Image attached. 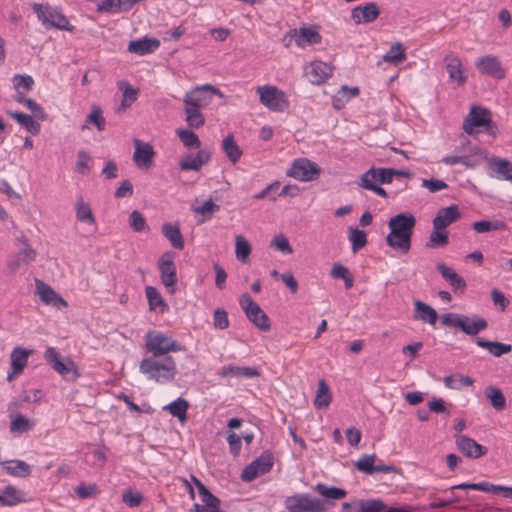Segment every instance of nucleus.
Segmentation results:
<instances>
[{
    "instance_id": "obj_1",
    "label": "nucleus",
    "mask_w": 512,
    "mask_h": 512,
    "mask_svg": "<svg viewBox=\"0 0 512 512\" xmlns=\"http://www.w3.org/2000/svg\"><path fill=\"white\" fill-rule=\"evenodd\" d=\"M416 225V218L409 212L399 213L388 222L390 229L386 243L393 249L407 253L411 248V238Z\"/></svg>"
},
{
    "instance_id": "obj_2",
    "label": "nucleus",
    "mask_w": 512,
    "mask_h": 512,
    "mask_svg": "<svg viewBox=\"0 0 512 512\" xmlns=\"http://www.w3.org/2000/svg\"><path fill=\"white\" fill-rule=\"evenodd\" d=\"M139 369L141 373L159 383L172 381L177 373L176 363L171 356H166L162 361L152 357L145 358Z\"/></svg>"
},
{
    "instance_id": "obj_3",
    "label": "nucleus",
    "mask_w": 512,
    "mask_h": 512,
    "mask_svg": "<svg viewBox=\"0 0 512 512\" xmlns=\"http://www.w3.org/2000/svg\"><path fill=\"white\" fill-rule=\"evenodd\" d=\"M33 11L38 20L46 29L55 28L63 31H74L75 27L70 24L66 16L57 8L53 9L49 4L32 5Z\"/></svg>"
},
{
    "instance_id": "obj_4",
    "label": "nucleus",
    "mask_w": 512,
    "mask_h": 512,
    "mask_svg": "<svg viewBox=\"0 0 512 512\" xmlns=\"http://www.w3.org/2000/svg\"><path fill=\"white\" fill-rule=\"evenodd\" d=\"M440 321L443 326L459 329L465 334L471 336L477 335L488 326V323L484 318L476 317L471 321L468 316L453 312L442 314Z\"/></svg>"
},
{
    "instance_id": "obj_5",
    "label": "nucleus",
    "mask_w": 512,
    "mask_h": 512,
    "mask_svg": "<svg viewBox=\"0 0 512 512\" xmlns=\"http://www.w3.org/2000/svg\"><path fill=\"white\" fill-rule=\"evenodd\" d=\"M145 346L148 352L152 353L155 357L182 350V346L179 343L158 331H149L146 334Z\"/></svg>"
},
{
    "instance_id": "obj_6",
    "label": "nucleus",
    "mask_w": 512,
    "mask_h": 512,
    "mask_svg": "<svg viewBox=\"0 0 512 512\" xmlns=\"http://www.w3.org/2000/svg\"><path fill=\"white\" fill-rule=\"evenodd\" d=\"M239 303L246 317L256 327L262 331H268L270 329L271 323L269 317L248 293L241 295Z\"/></svg>"
},
{
    "instance_id": "obj_7",
    "label": "nucleus",
    "mask_w": 512,
    "mask_h": 512,
    "mask_svg": "<svg viewBox=\"0 0 512 512\" xmlns=\"http://www.w3.org/2000/svg\"><path fill=\"white\" fill-rule=\"evenodd\" d=\"M44 358L46 362L64 379L73 381L79 377L75 363L69 358L63 361L55 348H47L44 353Z\"/></svg>"
},
{
    "instance_id": "obj_8",
    "label": "nucleus",
    "mask_w": 512,
    "mask_h": 512,
    "mask_svg": "<svg viewBox=\"0 0 512 512\" xmlns=\"http://www.w3.org/2000/svg\"><path fill=\"white\" fill-rule=\"evenodd\" d=\"M321 168L315 162L307 158H298L293 161L290 169L287 171V176L296 180L309 182L319 178Z\"/></svg>"
},
{
    "instance_id": "obj_9",
    "label": "nucleus",
    "mask_w": 512,
    "mask_h": 512,
    "mask_svg": "<svg viewBox=\"0 0 512 512\" xmlns=\"http://www.w3.org/2000/svg\"><path fill=\"white\" fill-rule=\"evenodd\" d=\"M285 507L289 512H322L324 510L321 501L309 494H296L287 497Z\"/></svg>"
},
{
    "instance_id": "obj_10",
    "label": "nucleus",
    "mask_w": 512,
    "mask_h": 512,
    "mask_svg": "<svg viewBox=\"0 0 512 512\" xmlns=\"http://www.w3.org/2000/svg\"><path fill=\"white\" fill-rule=\"evenodd\" d=\"M272 467V455L268 452H264L243 469L241 479L245 482H251L258 476L269 472Z\"/></svg>"
},
{
    "instance_id": "obj_11",
    "label": "nucleus",
    "mask_w": 512,
    "mask_h": 512,
    "mask_svg": "<svg viewBox=\"0 0 512 512\" xmlns=\"http://www.w3.org/2000/svg\"><path fill=\"white\" fill-rule=\"evenodd\" d=\"M260 102L270 110L282 112L287 107L285 94L275 86L258 87Z\"/></svg>"
},
{
    "instance_id": "obj_12",
    "label": "nucleus",
    "mask_w": 512,
    "mask_h": 512,
    "mask_svg": "<svg viewBox=\"0 0 512 512\" xmlns=\"http://www.w3.org/2000/svg\"><path fill=\"white\" fill-rule=\"evenodd\" d=\"M288 37L295 38L296 45L301 48L305 47L306 45L319 44L322 41V36L320 35L319 31L312 27H300L299 29H291L284 35L283 41H286Z\"/></svg>"
},
{
    "instance_id": "obj_13",
    "label": "nucleus",
    "mask_w": 512,
    "mask_h": 512,
    "mask_svg": "<svg viewBox=\"0 0 512 512\" xmlns=\"http://www.w3.org/2000/svg\"><path fill=\"white\" fill-rule=\"evenodd\" d=\"M159 271L162 284L172 294L175 292V284L177 282L176 266L171 254L165 253L159 260Z\"/></svg>"
},
{
    "instance_id": "obj_14",
    "label": "nucleus",
    "mask_w": 512,
    "mask_h": 512,
    "mask_svg": "<svg viewBox=\"0 0 512 512\" xmlns=\"http://www.w3.org/2000/svg\"><path fill=\"white\" fill-rule=\"evenodd\" d=\"M444 62L450 82L455 83L458 87L464 86L468 77L461 59L456 54L450 53L444 57Z\"/></svg>"
},
{
    "instance_id": "obj_15",
    "label": "nucleus",
    "mask_w": 512,
    "mask_h": 512,
    "mask_svg": "<svg viewBox=\"0 0 512 512\" xmlns=\"http://www.w3.org/2000/svg\"><path fill=\"white\" fill-rule=\"evenodd\" d=\"M490 118H492V114L489 109L480 106H472L469 115L463 122V130L465 133L472 135L475 132V127H483Z\"/></svg>"
},
{
    "instance_id": "obj_16",
    "label": "nucleus",
    "mask_w": 512,
    "mask_h": 512,
    "mask_svg": "<svg viewBox=\"0 0 512 512\" xmlns=\"http://www.w3.org/2000/svg\"><path fill=\"white\" fill-rule=\"evenodd\" d=\"M333 73V67L322 61H314L307 65L304 74L312 84L324 83Z\"/></svg>"
},
{
    "instance_id": "obj_17",
    "label": "nucleus",
    "mask_w": 512,
    "mask_h": 512,
    "mask_svg": "<svg viewBox=\"0 0 512 512\" xmlns=\"http://www.w3.org/2000/svg\"><path fill=\"white\" fill-rule=\"evenodd\" d=\"M386 504L380 499H361L342 503L344 512H384Z\"/></svg>"
},
{
    "instance_id": "obj_18",
    "label": "nucleus",
    "mask_w": 512,
    "mask_h": 512,
    "mask_svg": "<svg viewBox=\"0 0 512 512\" xmlns=\"http://www.w3.org/2000/svg\"><path fill=\"white\" fill-rule=\"evenodd\" d=\"M456 445L460 450L468 458H480L487 454L488 449L477 443L474 439L466 436V435H458L456 436Z\"/></svg>"
},
{
    "instance_id": "obj_19",
    "label": "nucleus",
    "mask_w": 512,
    "mask_h": 512,
    "mask_svg": "<svg viewBox=\"0 0 512 512\" xmlns=\"http://www.w3.org/2000/svg\"><path fill=\"white\" fill-rule=\"evenodd\" d=\"M476 68L482 73L489 75L495 79H503L505 71L502 68L501 62L492 55H486L477 59L475 63Z\"/></svg>"
},
{
    "instance_id": "obj_20",
    "label": "nucleus",
    "mask_w": 512,
    "mask_h": 512,
    "mask_svg": "<svg viewBox=\"0 0 512 512\" xmlns=\"http://www.w3.org/2000/svg\"><path fill=\"white\" fill-rule=\"evenodd\" d=\"M37 293L42 302L51 305L55 308L61 309L68 306L66 300L61 295L56 293L48 284L41 280H36Z\"/></svg>"
},
{
    "instance_id": "obj_21",
    "label": "nucleus",
    "mask_w": 512,
    "mask_h": 512,
    "mask_svg": "<svg viewBox=\"0 0 512 512\" xmlns=\"http://www.w3.org/2000/svg\"><path fill=\"white\" fill-rule=\"evenodd\" d=\"M135 151L133 154V161L139 168H148L152 164L154 157V149L150 143H144L141 140H134Z\"/></svg>"
},
{
    "instance_id": "obj_22",
    "label": "nucleus",
    "mask_w": 512,
    "mask_h": 512,
    "mask_svg": "<svg viewBox=\"0 0 512 512\" xmlns=\"http://www.w3.org/2000/svg\"><path fill=\"white\" fill-rule=\"evenodd\" d=\"M460 217L461 213L459 211V207L455 204L441 208L433 219V228L437 230L445 229Z\"/></svg>"
},
{
    "instance_id": "obj_23",
    "label": "nucleus",
    "mask_w": 512,
    "mask_h": 512,
    "mask_svg": "<svg viewBox=\"0 0 512 512\" xmlns=\"http://www.w3.org/2000/svg\"><path fill=\"white\" fill-rule=\"evenodd\" d=\"M380 9L375 2H370L364 6L355 7L352 10L351 17L355 23H370L378 18Z\"/></svg>"
},
{
    "instance_id": "obj_24",
    "label": "nucleus",
    "mask_w": 512,
    "mask_h": 512,
    "mask_svg": "<svg viewBox=\"0 0 512 512\" xmlns=\"http://www.w3.org/2000/svg\"><path fill=\"white\" fill-rule=\"evenodd\" d=\"M159 46L160 41L158 39L144 37L139 40L130 41L128 51L142 56L154 52Z\"/></svg>"
},
{
    "instance_id": "obj_25",
    "label": "nucleus",
    "mask_w": 512,
    "mask_h": 512,
    "mask_svg": "<svg viewBox=\"0 0 512 512\" xmlns=\"http://www.w3.org/2000/svg\"><path fill=\"white\" fill-rule=\"evenodd\" d=\"M438 272L441 276L449 283L454 291L466 289V282L463 277L458 275L452 268L444 263H438L436 265Z\"/></svg>"
},
{
    "instance_id": "obj_26",
    "label": "nucleus",
    "mask_w": 512,
    "mask_h": 512,
    "mask_svg": "<svg viewBox=\"0 0 512 512\" xmlns=\"http://www.w3.org/2000/svg\"><path fill=\"white\" fill-rule=\"evenodd\" d=\"M415 320H420L430 325H434L437 321L438 315L436 310L430 305L420 300L414 301V314Z\"/></svg>"
},
{
    "instance_id": "obj_27",
    "label": "nucleus",
    "mask_w": 512,
    "mask_h": 512,
    "mask_svg": "<svg viewBox=\"0 0 512 512\" xmlns=\"http://www.w3.org/2000/svg\"><path fill=\"white\" fill-rule=\"evenodd\" d=\"M26 502L25 492L12 485L4 487L0 492V504L2 506H14Z\"/></svg>"
},
{
    "instance_id": "obj_28",
    "label": "nucleus",
    "mask_w": 512,
    "mask_h": 512,
    "mask_svg": "<svg viewBox=\"0 0 512 512\" xmlns=\"http://www.w3.org/2000/svg\"><path fill=\"white\" fill-rule=\"evenodd\" d=\"M162 233L168 239L173 248L182 250L184 248V239L178 224L165 222L162 225Z\"/></svg>"
},
{
    "instance_id": "obj_29",
    "label": "nucleus",
    "mask_w": 512,
    "mask_h": 512,
    "mask_svg": "<svg viewBox=\"0 0 512 512\" xmlns=\"http://www.w3.org/2000/svg\"><path fill=\"white\" fill-rule=\"evenodd\" d=\"M475 343L477 346L486 349L494 357H501L503 354H507L512 350L511 344L489 341L480 337L476 338Z\"/></svg>"
},
{
    "instance_id": "obj_30",
    "label": "nucleus",
    "mask_w": 512,
    "mask_h": 512,
    "mask_svg": "<svg viewBox=\"0 0 512 512\" xmlns=\"http://www.w3.org/2000/svg\"><path fill=\"white\" fill-rule=\"evenodd\" d=\"M32 350L21 347H15L10 355L11 367L13 374H20L27 365L28 357L32 354Z\"/></svg>"
},
{
    "instance_id": "obj_31",
    "label": "nucleus",
    "mask_w": 512,
    "mask_h": 512,
    "mask_svg": "<svg viewBox=\"0 0 512 512\" xmlns=\"http://www.w3.org/2000/svg\"><path fill=\"white\" fill-rule=\"evenodd\" d=\"M485 397L491 406L498 412L503 411L507 407L506 397L502 390L496 386L489 385L484 390Z\"/></svg>"
},
{
    "instance_id": "obj_32",
    "label": "nucleus",
    "mask_w": 512,
    "mask_h": 512,
    "mask_svg": "<svg viewBox=\"0 0 512 512\" xmlns=\"http://www.w3.org/2000/svg\"><path fill=\"white\" fill-rule=\"evenodd\" d=\"M218 375L221 377H227L229 375L235 376V377H244V378H252L257 377L260 375V372L256 368L252 367H241V366H223L219 372Z\"/></svg>"
},
{
    "instance_id": "obj_33",
    "label": "nucleus",
    "mask_w": 512,
    "mask_h": 512,
    "mask_svg": "<svg viewBox=\"0 0 512 512\" xmlns=\"http://www.w3.org/2000/svg\"><path fill=\"white\" fill-rule=\"evenodd\" d=\"M7 113L32 135L40 133L41 125L32 116L18 111H8Z\"/></svg>"
},
{
    "instance_id": "obj_34",
    "label": "nucleus",
    "mask_w": 512,
    "mask_h": 512,
    "mask_svg": "<svg viewBox=\"0 0 512 512\" xmlns=\"http://www.w3.org/2000/svg\"><path fill=\"white\" fill-rule=\"evenodd\" d=\"M90 125L95 126L98 131L105 130L106 119L103 117L102 109L98 105L91 107V112L86 116L82 130L89 129Z\"/></svg>"
},
{
    "instance_id": "obj_35",
    "label": "nucleus",
    "mask_w": 512,
    "mask_h": 512,
    "mask_svg": "<svg viewBox=\"0 0 512 512\" xmlns=\"http://www.w3.org/2000/svg\"><path fill=\"white\" fill-rule=\"evenodd\" d=\"M211 101V96H209L205 91L202 89H193L192 91L188 92L184 97V104L204 108L206 107Z\"/></svg>"
},
{
    "instance_id": "obj_36",
    "label": "nucleus",
    "mask_w": 512,
    "mask_h": 512,
    "mask_svg": "<svg viewBox=\"0 0 512 512\" xmlns=\"http://www.w3.org/2000/svg\"><path fill=\"white\" fill-rule=\"evenodd\" d=\"M222 149L227 158L233 163H237L242 156V150L236 143L232 134L226 136L222 141Z\"/></svg>"
},
{
    "instance_id": "obj_37",
    "label": "nucleus",
    "mask_w": 512,
    "mask_h": 512,
    "mask_svg": "<svg viewBox=\"0 0 512 512\" xmlns=\"http://www.w3.org/2000/svg\"><path fill=\"white\" fill-rule=\"evenodd\" d=\"M188 408V401L182 397L177 398L175 401L164 407V409L168 410L172 416L177 417L181 423H184L187 419Z\"/></svg>"
},
{
    "instance_id": "obj_38",
    "label": "nucleus",
    "mask_w": 512,
    "mask_h": 512,
    "mask_svg": "<svg viewBox=\"0 0 512 512\" xmlns=\"http://www.w3.org/2000/svg\"><path fill=\"white\" fill-rule=\"evenodd\" d=\"M201 109L202 108L184 104L185 120L189 127L198 129L205 124V117Z\"/></svg>"
},
{
    "instance_id": "obj_39",
    "label": "nucleus",
    "mask_w": 512,
    "mask_h": 512,
    "mask_svg": "<svg viewBox=\"0 0 512 512\" xmlns=\"http://www.w3.org/2000/svg\"><path fill=\"white\" fill-rule=\"evenodd\" d=\"M145 294L148 299L150 310H156L160 308L161 312L168 310V304L164 301L161 294L153 286H147L145 288Z\"/></svg>"
},
{
    "instance_id": "obj_40",
    "label": "nucleus",
    "mask_w": 512,
    "mask_h": 512,
    "mask_svg": "<svg viewBox=\"0 0 512 512\" xmlns=\"http://www.w3.org/2000/svg\"><path fill=\"white\" fill-rule=\"evenodd\" d=\"M491 169L502 176L503 179L512 181V163L502 158H492L490 160Z\"/></svg>"
},
{
    "instance_id": "obj_41",
    "label": "nucleus",
    "mask_w": 512,
    "mask_h": 512,
    "mask_svg": "<svg viewBox=\"0 0 512 512\" xmlns=\"http://www.w3.org/2000/svg\"><path fill=\"white\" fill-rule=\"evenodd\" d=\"M3 466L13 476L27 477L31 474L30 466L22 460L5 461Z\"/></svg>"
},
{
    "instance_id": "obj_42",
    "label": "nucleus",
    "mask_w": 512,
    "mask_h": 512,
    "mask_svg": "<svg viewBox=\"0 0 512 512\" xmlns=\"http://www.w3.org/2000/svg\"><path fill=\"white\" fill-rule=\"evenodd\" d=\"M466 151H469L472 154H480L481 153V149L479 147H477V146L470 147V141L465 140V142H463L461 144V146L456 148L455 155L445 156L442 158L441 161H442V163H444L446 165H454V164L460 163V160H461L460 154L462 152H466Z\"/></svg>"
},
{
    "instance_id": "obj_43",
    "label": "nucleus",
    "mask_w": 512,
    "mask_h": 512,
    "mask_svg": "<svg viewBox=\"0 0 512 512\" xmlns=\"http://www.w3.org/2000/svg\"><path fill=\"white\" fill-rule=\"evenodd\" d=\"M497 487H498V485H494L490 482L483 481V482H479V483H461V484L453 485L449 488V490L450 491H454L456 489L477 490V491H482V492H486V493L496 494L497 489H498Z\"/></svg>"
},
{
    "instance_id": "obj_44",
    "label": "nucleus",
    "mask_w": 512,
    "mask_h": 512,
    "mask_svg": "<svg viewBox=\"0 0 512 512\" xmlns=\"http://www.w3.org/2000/svg\"><path fill=\"white\" fill-rule=\"evenodd\" d=\"M76 218L78 221L95 224V217L92 213L91 207L88 203H85L82 196L78 197L76 202Z\"/></svg>"
},
{
    "instance_id": "obj_45",
    "label": "nucleus",
    "mask_w": 512,
    "mask_h": 512,
    "mask_svg": "<svg viewBox=\"0 0 512 512\" xmlns=\"http://www.w3.org/2000/svg\"><path fill=\"white\" fill-rule=\"evenodd\" d=\"M449 244V233L445 229L437 230L434 229L430 236L429 240L426 243V247L430 249L435 248H443Z\"/></svg>"
},
{
    "instance_id": "obj_46",
    "label": "nucleus",
    "mask_w": 512,
    "mask_h": 512,
    "mask_svg": "<svg viewBox=\"0 0 512 512\" xmlns=\"http://www.w3.org/2000/svg\"><path fill=\"white\" fill-rule=\"evenodd\" d=\"M332 401V395L329 389V386L325 382V380H320L318 383V389L316 398L314 400V405L317 408L327 407Z\"/></svg>"
},
{
    "instance_id": "obj_47",
    "label": "nucleus",
    "mask_w": 512,
    "mask_h": 512,
    "mask_svg": "<svg viewBox=\"0 0 512 512\" xmlns=\"http://www.w3.org/2000/svg\"><path fill=\"white\" fill-rule=\"evenodd\" d=\"M348 238L352 243V251L354 253L358 252L367 244V235L365 231L360 230L357 227H349Z\"/></svg>"
},
{
    "instance_id": "obj_48",
    "label": "nucleus",
    "mask_w": 512,
    "mask_h": 512,
    "mask_svg": "<svg viewBox=\"0 0 512 512\" xmlns=\"http://www.w3.org/2000/svg\"><path fill=\"white\" fill-rule=\"evenodd\" d=\"M474 231L477 233H486L489 231H501L506 229V224L503 221L495 220V221H488V220H481L476 221L472 225Z\"/></svg>"
},
{
    "instance_id": "obj_49",
    "label": "nucleus",
    "mask_w": 512,
    "mask_h": 512,
    "mask_svg": "<svg viewBox=\"0 0 512 512\" xmlns=\"http://www.w3.org/2000/svg\"><path fill=\"white\" fill-rule=\"evenodd\" d=\"M444 384L449 389L459 390L463 386H471L474 380L469 376L464 375H449L444 377Z\"/></svg>"
},
{
    "instance_id": "obj_50",
    "label": "nucleus",
    "mask_w": 512,
    "mask_h": 512,
    "mask_svg": "<svg viewBox=\"0 0 512 512\" xmlns=\"http://www.w3.org/2000/svg\"><path fill=\"white\" fill-rule=\"evenodd\" d=\"M384 61L398 64L406 59L405 48L400 42L391 45L389 51L383 56Z\"/></svg>"
},
{
    "instance_id": "obj_51",
    "label": "nucleus",
    "mask_w": 512,
    "mask_h": 512,
    "mask_svg": "<svg viewBox=\"0 0 512 512\" xmlns=\"http://www.w3.org/2000/svg\"><path fill=\"white\" fill-rule=\"evenodd\" d=\"M176 133L185 147L196 149L201 147V141L199 137L192 130L178 129Z\"/></svg>"
},
{
    "instance_id": "obj_52",
    "label": "nucleus",
    "mask_w": 512,
    "mask_h": 512,
    "mask_svg": "<svg viewBox=\"0 0 512 512\" xmlns=\"http://www.w3.org/2000/svg\"><path fill=\"white\" fill-rule=\"evenodd\" d=\"M235 254L236 258L245 263L251 253V246L249 242L241 235H237L235 238Z\"/></svg>"
},
{
    "instance_id": "obj_53",
    "label": "nucleus",
    "mask_w": 512,
    "mask_h": 512,
    "mask_svg": "<svg viewBox=\"0 0 512 512\" xmlns=\"http://www.w3.org/2000/svg\"><path fill=\"white\" fill-rule=\"evenodd\" d=\"M377 456L376 454H364L361 456L355 463V467L357 470L372 475L375 473V460Z\"/></svg>"
},
{
    "instance_id": "obj_54",
    "label": "nucleus",
    "mask_w": 512,
    "mask_h": 512,
    "mask_svg": "<svg viewBox=\"0 0 512 512\" xmlns=\"http://www.w3.org/2000/svg\"><path fill=\"white\" fill-rule=\"evenodd\" d=\"M316 490L324 497L328 499H342L347 495L344 489L338 487H328L325 484L319 483L316 486Z\"/></svg>"
},
{
    "instance_id": "obj_55",
    "label": "nucleus",
    "mask_w": 512,
    "mask_h": 512,
    "mask_svg": "<svg viewBox=\"0 0 512 512\" xmlns=\"http://www.w3.org/2000/svg\"><path fill=\"white\" fill-rule=\"evenodd\" d=\"M129 226L134 232H143L148 229L145 217L138 210L130 213Z\"/></svg>"
},
{
    "instance_id": "obj_56",
    "label": "nucleus",
    "mask_w": 512,
    "mask_h": 512,
    "mask_svg": "<svg viewBox=\"0 0 512 512\" xmlns=\"http://www.w3.org/2000/svg\"><path fill=\"white\" fill-rule=\"evenodd\" d=\"M378 171L376 168H370L361 176V182L359 185L367 190H370L378 182Z\"/></svg>"
},
{
    "instance_id": "obj_57",
    "label": "nucleus",
    "mask_w": 512,
    "mask_h": 512,
    "mask_svg": "<svg viewBox=\"0 0 512 512\" xmlns=\"http://www.w3.org/2000/svg\"><path fill=\"white\" fill-rule=\"evenodd\" d=\"M91 160L90 155L81 150L77 154L76 171L82 175H88L90 173L89 162Z\"/></svg>"
},
{
    "instance_id": "obj_58",
    "label": "nucleus",
    "mask_w": 512,
    "mask_h": 512,
    "mask_svg": "<svg viewBox=\"0 0 512 512\" xmlns=\"http://www.w3.org/2000/svg\"><path fill=\"white\" fill-rule=\"evenodd\" d=\"M213 325L216 329L224 330L229 327L228 313L223 308H217L213 314Z\"/></svg>"
},
{
    "instance_id": "obj_59",
    "label": "nucleus",
    "mask_w": 512,
    "mask_h": 512,
    "mask_svg": "<svg viewBox=\"0 0 512 512\" xmlns=\"http://www.w3.org/2000/svg\"><path fill=\"white\" fill-rule=\"evenodd\" d=\"M32 428V424L29 419L23 415H18L14 420L11 421L10 430L11 432L23 433L27 432Z\"/></svg>"
},
{
    "instance_id": "obj_60",
    "label": "nucleus",
    "mask_w": 512,
    "mask_h": 512,
    "mask_svg": "<svg viewBox=\"0 0 512 512\" xmlns=\"http://www.w3.org/2000/svg\"><path fill=\"white\" fill-rule=\"evenodd\" d=\"M179 167L184 171H199L202 168L201 164L197 160V157L193 156L192 154H188L183 157L179 162Z\"/></svg>"
},
{
    "instance_id": "obj_61",
    "label": "nucleus",
    "mask_w": 512,
    "mask_h": 512,
    "mask_svg": "<svg viewBox=\"0 0 512 512\" xmlns=\"http://www.w3.org/2000/svg\"><path fill=\"white\" fill-rule=\"evenodd\" d=\"M121 0H103L97 5V11L101 13H119Z\"/></svg>"
},
{
    "instance_id": "obj_62",
    "label": "nucleus",
    "mask_w": 512,
    "mask_h": 512,
    "mask_svg": "<svg viewBox=\"0 0 512 512\" xmlns=\"http://www.w3.org/2000/svg\"><path fill=\"white\" fill-rule=\"evenodd\" d=\"M220 210V206L212 200L205 201L201 206L193 208V211L206 217H211L215 212Z\"/></svg>"
},
{
    "instance_id": "obj_63",
    "label": "nucleus",
    "mask_w": 512,
    "mask_h": 512,
    "mask_svg": "<svg viewBox=\"0 0 512 512\" xmlns=\"http://www.w3.org/2000/svg\"><path fill=\"white\" fill-rule=\"evenodd\" d=\"M13 81H14V87L17 90L23 89L25 91H30L34 84V80L30 75L17 74L14 76Z\"/></svg>"
},
{
    "instance_id": "obj_64",
    "label": "nucleus",
    "mask_w": 512,
    "mask_h": 512,
    "mask_svg": "<svg viewBox=\"0 0 512 512\" xmlns=\"http://www.w3.org/2000/svg\"><path fill=\"white\" fill-rule=\"evenodd\" d=\"M271 246H274L277 250L285 254H291L293 249L284 235H279L273 238Z\"/></svg>"
}]
</instances>
